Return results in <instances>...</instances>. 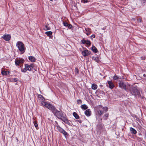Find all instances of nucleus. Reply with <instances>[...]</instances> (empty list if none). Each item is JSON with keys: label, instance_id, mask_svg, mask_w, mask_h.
I'll return each mask as SVG.
<instances>
[{"label": "nucleus", "instance_id": "4468645a", "mask_svg": "<svg viewBox=\"0 0 146 146\" xmlns=\"http://www.w3.org/2000/svg\"><path fill=\"white\" fill-rule=\"evenodd\" d=\"M108 83L109 84V87L110 89H113L114 87V85L111 81H108Z\"/></svg>", "mask_w": 146, "mask_h": 146}, {"label": "nucleus", "instance_id": "bb28decb", "mask_svg": "<svg viewBox=\"0 0 146 146\" xmlns=\"http://www.w3.org/2000/svg\"><path fill=\"white\" fill-rule=\"evenodd\" d=\"M113 80H117L119 78V77L116 75H115L114 76H113Z\"/></svg>", "mask_w": 146, "mask_h": 146}, {"label": "nucleus", "instance_id": "f704fd0d", "mask_svg": "<svg viewBox=\"0 0 146 146\" xmlns=\"http://www.w3.org/2000/svg\"><path fill=\"white\" fill-rule=\"evenodd\" d=\"M95 36L94 35H92L90 36V38L91 39H92L93 38H94Z\"/></svg>", "mask_w": 146, "mask_h": 146}, {"label": "nucleus", "instance_id": "2f4dec72", "mask_svg": "<svg viewBox=\"0 0 146 146\" xmlns=\"http://www.w3.org/2000/svg\"><path fill=\"white\" fill-rule=\"evenodd\" d=\"M50 28L48 27L47 26H45V28L44 29L45 30H49L50 29Z\"/></svg>", "mask_w": 146, "mask_h": 146}, {"label": "nucleus", "instance_id": "7ed1b4c3", "mask_svg": "<svg viewBox=\"0 0 146 146\" xmlns=\"http://www.w3.org/2000/svg\"><path fill=\"white\" fill-rule=\"evenodd\" d=\"M16 46L19 50L21 52H24L25 48L24 44L20 41H18L16 44Z\"/></svg>", "mask_w": 146, "mask_h": 146}, {"label": "nucleus", "instance_id": "f257e3e1", "mask_svg": "<svg viewBox=\"0 0 146 146\" xmlns=\"http://www.w3.org/2000/svg\"><path fill=\"white\" fill-rule=\"evenodd\" d=\"M46 108L51 110L54 114L58 119L62 120L66 116L64 113L57 110L51 104H48Z\"/></svg>", "mask_w": 146, "mask_h": 146}, {"label": "nucleus", "instance_id": "4c0bfd02", "mask_svg": "<svg viewBox=\"0 0 146 146\" xmlns=\"http://www.w3.org/2000/svg\"><path fill=\"white\" fill-rule=\"evenodd\" d=\"M14 82H17V79L16 78H14L13 80Z\"/></svg>", "mask_w": 146, "mask_h": 146}, {"label": "nucleus", "instance_id": "c85d7f7f", "mask_svg": "<svg viewBox=\"0 0 146 146\" xmlns=\"http://www.w3.org/2000/svg\"><path fill=\"white\" fill-rule=\"evenodd\" d=\"M108 113H106L104 114V119L106 120L108 118Z\"/></svg>", "mask_w": 146, "mask_h": 146}, {"label": "nucleus", "instance_id": "4be33fe9", "mask_svg": "<svg viewBox=\"0 0 146 146\" xmlns=\"http://www.w3.org/2000/svg\"><path fill=\"white\" fill-rule=\"evenodd\" d=\"M92 50L95 53L97 52L98 50L94 46H93L92 48Z\"/></svg>", "mask_w": 146, "mask_h": 146}, {"label": "nucleus", "instance_id": "6e6552de", "mask_svg": "<svg viewBox=\"0 0 146 146\" xmlns=\"http://www.w3.org/2000/svg\"><path fill=\"white\" fill-rule=\"evenodd\" d=\"M128 84L127 82H120L119 84V86L121 89H123L126 90V86Z\"/></svg>", "mask_w": 146, "mask_h": 146}, {"label": "nucleus", "instance_id": "39448f33", "mask_svg": "<svg viewBox=\"0 0 146 146\" xmlns=\"http://www.w3.org/2000/svg\"><path fill=\"white\" fill-rule=\"evenodd\" d=\"M130 92L133 95H139V92L137 88L133 86H131L129 90Z\"/></svg>", "mask_w": 146, "mask_h": 146}, {"label": "nucleus", "instance_id": "dca6fc26", "mask_svg": "<svg viewBox=\"0 0 146 146\" xmlns=\"http://www.w3.org/2000/svg\"><path fill=\"white\" fill-rule=\"evenodd\" d=\"M85 114L86 116H90L91 114V111L90 109L86 110L85 112Z\"/></svg>", "mask_w": 146, "mask_h": 146}, {"label": "nucleus", "instance_id": "9b49d317", "mask_svg": "<svg viewBox=\"0 0 146 146\" xmlns=\"http://www.w3.org/2000/svg\"><path fill=\"white\" fill-rule=\"evenodd\" d=\"M2 37L5 40L9 41L11 38V36L9 35H4Z\"/></svg>", "mask_w": 146, "mask_h": 146}, {"label": "nucleus", "instance_id": "f3484780", "mask_svg": "<svg viewBox=\"0 0 146 146\" xmlns=\"http://www.w3.org/2000/svg\"><path fill=\"white\" fill-rule=\"evenodd\" d=\"M130 131L131 133L132 134H136L137 133L136 130L132 127L130 128Z\"/></svg>", "mask_w": 146, "mask_h": 146}, {"label": "nucleus", "instance_id": "c756f323", "mask_svg": "<svg viewBox=\"0 0 146 146\" xmlns=\"http://www.w3.org/2000/svg\"><path fill=\"white\" fill-rule=\"evenodd\" d=\"M137 140L139 141H142L143 140V139L139 137H137Z\"/></svg>", "mask_w": 146, "mask_h": 146}, {"label": "nucleus", "instance_id": "0eeeda50", "mask_svg": "<svg viewBox=\"0 0 146 146\" xmlns=\"http://www.w3.org/2000/svg\"><path fill=\"white\" fill-rule=\"evenodd\" d=\"M80 51L81 52L82 55L84 57L90 55L91 54L90 51L88 50L86 48H84L83 51H82L81 49H80Z\"/></svg>", "mask_w": 146, "mask_h": 146}, {"label": "nucleus", "instance_id": "a878e982", "mask_svg": "<svg viewBox=\"0 0 146 146\" xmlns=\"http://www.w3.org/2000/svg\"><path fill=\"white\" fill-rule=\"evenodd\" d=\"M1 74L3 75H7L9 74V71H2Z\"/></svg>", "mask_w": 146, "mask_h": 146}, {"label": "nucleus", "instance_id": "9d476101", "mask_svg": "<svg viewBox=\"0 0 146 146\" xmlns=\"http://www.w3.org/2000/svg\"><path fill=\"white\" fill-rule=\"evenodd\" d=\"M24 60L22 59L16 58L15 60V64L16 66H19L23 63Z\"/></svg>", "mask_w": 146, "mask_h": 146}, {"label": "nucleus", "instance_id": "f03ea898", "mask_svg": "<svg viewBox=\"0 0 146 146\" xmlns=\"http://www.w3.org/2000/svg\"><path fill=\"white\" fill-rule=\"evenodd\" d=\"M44 100L45 99L42 95H38V101L40 103L42 106H44L46 107V106H47L48 104H51L48 102H45Z\"/></svg>", "mask_w": 146, "mask_h": 146}, {"label": "nucleus", "instance_id": "ea45409f", "mask_svg": "<svg viewBox=\"0 0 146 146\" xmlns=\"http://www.w3.org/2000/svg\"><path fill=\"white\" fill-rule=\"evenodd\" d=\"M145 57H143V58H142V59L143 60H144L145 59Z\"/></svg>", "mask_w": 146, "mask_h": 146}, {"label": "nucleus", "instance_id": "393cba45", "mask_svg": "<svg viewBox=\"0 0 146 146\" xmlns=\"http://www.w3.org/2000/svg\"><path fill=\"white\" fill-rule=\"evenodd\" d=\"M146 2V0H139L138 2H141L142 5H144Z\"/></svg>", "mask_w": 146, "mask_h": 146}, {"label": "nucleus", "instance_id": "79ce46f5", "mask_svg": "<svg viewBox=\"0 0 146 146\" xmlns=\"http://www.w3.org/2000/svg\"><path fill=\"white\" fill-rule=\"evenodd\" d=\"M76 72H77V73H78V70H77V71H76Z\"/></svg>", "mask_w": 146, "mask_h": 146}, {"label": "nucleus", "instance_id": "423d86ee", "mask_svg": "<svg viewBox=\"0 0 146 146\" xmlns=\"http://www.w3.org/2000/svg\"><path fill=\"white\" fill-rule=\"evenodd\" d=\"M34 65L33 64H31L29 65L28 64H25V68L24 69H21V71L24 72H25L27 70L31 71L33 68Z\"/></svg>", "mask_w": 146, "mask_h": 146}, {"label": "nucleus", "instance_id": "72a5a7b5", "mask_svg": "<svg viewBox=\"0 0 146 146\" xmlns=\"http://www.w3.org/2000/svg\"><path fill=\"white\" fill-rule=\"evenodd\" d=\"M67 27L69 29H71L72 27V26L71 24H68Z\"/></svg>", "mask_w": 146, "mask_h": 146}, {"label": "nucleus", "instance_id": "a211bd4d", "mask_svg": "<svg viewBox=\"0 0 146 146\" xmlns=\"http://www.w3.org/2000/svg\"><path fill=\"white\" fill-rule=\"evenodd\" d=\"M85 30L86 31L85 33L88 36L91 33V29L90 28H85Z\"/></svg>", "mask_w": 146, "mask_h": 146}, {"label": "nucleus", "instance_id": "58836bf2", "mask_svg": "<svg viewBox=\"0 0 146 146\" xmlns=\"http://www.w3.org/2000/svg\"><path fill=\"white\" fill-rule=\"evenodd\" d=\"M138 22H141V19H138Z\"/></svg>", "mask_w": 146, "mask_h": 146}, {"label": "nucleus", "instance_id": "1a4fd4ad", "mask_svg": "<svg viewBox=\"0 0 146 146\" xmlns=\"http://www.w3.org/2000/svg\"><path fill=\"white\" fill-rule=\"evenodd\" d=\"M56 128L59 132L62 133L64 136L67 135V133L58 124L56 125Z\"/></svg>", "mask_w": 146, "mask_h": 146}, {"label": "nucleus", "instance_id": "20e7f679", "mask_svg": "<svg viewBox=\"0 0 146 146\" xmlns=\"http://www.w3.org/2000/svg\"><path fill=\"white\" fill-rule=\"evenodd\" d=\"M101 109H102L101 108L97 110L98 115L96 116V120H98L99 123L101 122L102 120L101 116L104 113L103 111L101 110Z\"/></svg>", "mask_w": 146, "mask_h": 146}, {"label": "nucleus", "instance_id": "c9c22d12", "mask_svg": "<svg viewBox=\"0 0 146 146\" xmlns=\"http://www.w3.org/2000/svg\"><path fill=\"white\" fill-rule=\"evenodd\" d=\"M34 124L35 127L36 128V121L35 120V121H34Z\"/></svg>", "mask_w": 146, "mask_h": 146}, {"label": "nucleus", "instance_id": "cd10ccee", "mask_svg": "<svg viewBox=\"0 0 146 146\" xmlns=\"http://www.w3.org/2000/svg\"><path fill=\"white\" fill-rule=\"evenodd\" d=\"M101 108L103 110V112L105 111L106 112L108 111V108L107 107H104L103 108Z\"/></svg>", "mask_w": 146, "mask_h": 146}, {"label": "nucleus", "instance_id": "ddd939ff", "mask_svg": "<svg viewBox=\"0 0 146 146\" xmlns=\"http://www.w3.org/2000/svg\"><path fill=\"white\" fill-rule=\"evenodd\" d=\"M81 42L83 44H86L88 46H90L91 44V42L90 40H86L84 39H83L81 40Z\"/></svg>", "mask_w": 146, "mask_h": 146}, {"label": "nucleus", "instance_id": "aec40b11", "mask_svg": "<svg viewBox=\"0 0 146 146\" xmlns=\"http://www.w3.org/2000/svg\"><path fill=\"white\" fill-rule=\"evenodd\" d=\"M98 88L97 85L95 84H93L92 85V88L93 90H96Z\"/></svg>", "mask_w": 146, "mask_h": 146}, {"label": "nucleus", "instance_id": "5701e85b", "mask_svg": "<svg viewBox=\"0 0 146 146\" xmlns=\"http://www.w3.org/2000/svg\"><path fill=\"white\" fill-rule=\"evenodd\" d=\"M73 115L74 116L75 118L76 119H78L79 118V116L77 114V113L76 112H74L73 113Z\"/></svg>", "mask_w": 146, "mask_h": 146}, {"label": "nucleus", "instance_id": "412c9836", "mask_svg": "<svg viewBox=\"0 0 146 146\" xmlns=\"http://www.w3.org/2000/svg\"><path fill=\"white\" fill-rule=\"evenodd\" d=\"M48 36L50 37L52 35V32L51 31H47L45 33Z\"/></svg>", "mask_w": 146, "mask_h": 146}, {"label": "nucleus", "instance_id": "f8f14e48", "mask_svg": "<svg viewBox=\"0 0 146 146\" xmlns=\"http://www.w3.org/2000/svg\"><path fill=\"white\" fill-rule=\"evenodd\" d=\"M62 120L69 125H71L72 124V122L68 120L66 118V116Z\"/></svg>", "mask_w": 146, "mask_h": 146}, {"label": "nucleus", "instance_id": "473e14b6", "mask_svg": "<svg viewBox=\"0 0 146 146\" xmlns=\"http://www.w3.org/2000/svg\"><path fill=\"white\" fill-rule=\"evenodd\" d=\"M77 103L78 104H80L82 103V102L80 100H78L77 101Z\"/></svg>", "mask_w": 146, "mask_h": 146}, {"label": "nucleus", "instance_id": "7c9ffc66", "mask_svg": "<svg viewBox=\"0 0 146 146\" xmlns=\"http://www.w3.org/2000/svg\"><path fill=\"white\" fill-rule=\"evenodd\" d=\"M63 23L65 27L67 26L68 24L66 22H64Z\"/></svg>", "mask_w": 146, "mask_h": 146}, {"label": "nucleus", "instance_id": "37998d69", "mask_svg": "<svg viewBox=\"0 0 146 146\" xmlns=\"http://www.w3.org/2000/svg\"><path fill=\"white\" fill-rule=\"evenodd\" d=\"M106 29V28H104L103 29V30H104V29Z\"/></svg>", "mask_w": 146, "mask_h": 146}, {"label": "nucleus", "instance_id": "e433bc0d", "mask_svg": "<svg viewBox=\"0 0 146 146\" xmlns=\"http://www.w3.org/2000/svg\"><path fill=\"white\" fill-rule=\"evenodd\" d=\"M88 0H82V2L84 3H86L87 2Z\"/></svg>", "mask_w": 146, "mask_h": 146}, {"label": "nucleus", "instance_id": "b1692460", "mask_svg": "<svg viewBox=\"0 0 146 146\" xmlns=\"http://www.w3.org/2000/svg\"><path fill=\"white\" fill-rule=\"evenodd\" d=\"M81 108L83 110H85L88 108L87 106L85 104H83L81 106Z\"/></svg>", "mask_w": 146, "mask_h": 146}, {"label": "nucleus", "instance_id": "a19ab883", "mask_svg": "<svg viewBox=\"0 0 146 146\" xmlns=\"http://www.w3.org/2000/svg\"><path fill=\"white\" fill-rule=\"evenodd\" d=\"M143 76H144V77H145L146 76V75L145 74H144L143 75Z\"/></svg>", "mask_w": 146, "mask_h": 146}, {"label": "nucleus", "instance_id": "6ab92c4d", "mask_svg": "<svg viewBox=\"0 0 146 146\" xmlns=\"http://www.w3.org/2000/svg\"><path fill=\"white\" fill-rule=\"evenodd\" d=\"M29 60L31 62H35L36 61V58L33 56H30L28 57Z\"/></svg>", "mask_w": 146, "mask_h": 146}, {"label": "nucleus", "instance_id": "2eb2a0df", "mask_svg": "<svg viewBox=\"0 0 146 146\" xmlns=\"http://www.w3.org/2000/svg\"><path fill=\"white\" fill-rule=\"evenodd\" d=\"M92 58L94 60L98 63H99L100 61L99 57L97 56H92Z\"/></svg>", "mask_w": 146, "mask_h": 146}]
</instances>
